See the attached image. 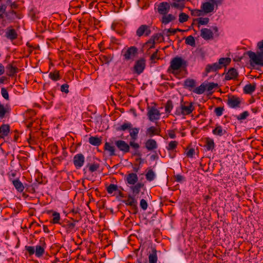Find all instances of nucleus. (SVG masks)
I'll list each match as a JSON object with an SVG mask.
<instances>
[{
  "instance_id": "f257e3e1",
  "label": "nucleus",
  "mask_w": 263,
  "mask_h": 263,
  "mask_svg": "<svg viewBox=\"0 0 263 263\" xmlns=\"http://www.w3.org/2000/svg\"><path fill=\"white\" fill-rule=\"evenodd\" d=\"M187 62L180 57H175L170 62L167 71L176 78L181 79L185 77L187 73Z\"/></svg>"
},
{
  "instance_id": "f03ea898",
  "label": "nucleus",
  "mask_w": 263,
  "mask_h": 263,
  "mask_svg": "<svg viewBox=\"0 0 263 263\" xmlns=\"http://www.w3.org/2000/svg\"><path fill=\"white\" fill-rule=\"evenodd\" d=\"M257 47L259 49V51L255 53L252 51H248L246 54L249 57L251 65L263 66V40L258 42Z\"/></svg>"
},
{
  "instance_id": "7ed1b4c3",
  "label": "nucleus",
  "mask_w": 263,
  "mask_h": 263,
  "mask_svg": "<svg viewBox=\"0 0 263 263\" xmlns=\"http://www.w3.org/2000/svg\"><path fill=\"white\" fill-rule=\"evenodd\" d=\"M231 61V60L229 58H221L219 60L218 63L207 65L205 69V72L206 74L211 72H215L222 68V67L228 65Z\"/></svg>"
},
{
  "instance_id": "20e7f679",
  "label": "nucleus",
  "mask_w": 263,
  "mask_h": 263,
  "mask_svg": "<svg viewBox=\"0 0 263 263\" xmlns=\"http://www.w3.org/2000/svg\"><path fill=\"white\" fill-rule=\"evenodd\" d=\"M139 130L140 129L138 127L133 128L132 123L128 122H124L116 128L117 131L128 130L131 139L133 140L137 139Z\"/></svg>"
},
{
  "instance_id": "39448f33",
  "label": "nucleus",
  "mask_w": 263,
  "mask_h": 263,
  "mask_svg": "<svg viewBox=\"0 0 263 263\" xmlns=\"http://www.w3.org/2000/svg\"><path fill=\"white\" fill-rule=\"evenodd\" d=\"M171 6L182 10L184 8V4L173 3L170 4L166 2L160 3L158 7V12L162 15H165L169 12Z\"/></svg>"
},
{
  "instance_id": "423d86ee",
  "label": "nucleus",
  "mask_w": 263,
  "mask_h": 263,
  "mask_svg": "<svg viewBox=\"0 0 263 263\" xmlns=\"http://www.w3.org/2000/svg\"><path fill=\"white\" fill-rule=\"evenodd\" d=\"M25 249L28 251L29 256H32L35 254L37 257H42L45 253V247L43 246L37 245L35 248L33 246H26Z\"/></svg>"
},
{
  "instance_id": "0eeeda50",
  "label": "nucleus",
  "mask_w": 263,
  "mask_h": 263,
  "mask_svg": "<svg viewBox=\"0 0 263 263\" xmlns=\"http://www.w3.org/2000/svg\"><path fill=\"white\" fill-rule=\"evenodd\" d=\"M122 202L127 206H130L132 208L133 211V214H136L138 212V208L137 206V200L136 197H134L129 194L127 195V199L123 200Z\"/></svg>"
},
{
  "instance_id": "6e6552de",
  "label": "nucleus",
  "mask_w": 263,
  "mask_h": 263,
  "mask_svg": "<svg viewBox=\"0 0 263 263\" xmlns=\"http://www.w3.org/2000/svg\"><path fill=\"white\" fill-rule=\"evenodd\" d=\"M138 48L135 46H130L127 49H123L122 54L125 61L133 60L138 53Z\"/></svg>"
},
{
  "instance_id": "1a4fd4ad",
  "label": "nucleus",
  "mask_w": 263,
  "mask_h": 263,
  "mask_svg": "<svg viewBox=\"0 0 263 263\" xmlns=\"http://www.w3.org/2000/svg\"><path fill=\"white\" fill-rule=\"evenodd\" d=\"M146 61L144 58H141L135 62L133 67V72L138 75L142 73L145 68Z\"/></svg>"
},
{
  "instance_id": "9d476101",
  "label": "nucleus",
  "mask_w": 263,
  "mask_h": 263,
  "mask_svg": "<svg viewBox=\"0 0 263 263\" xmlns=\"http://www.w3.org/2000/svg\"><path fill=\"white\" fill-rule=\"evenodd\" d=\"M147 116L149 121L155 122L160 119L161 114L155 107H148Z\"/></svg>"
},
{
  "instance_id": "9b49d317",
  "label": "nucleus",
  "mask_w": 263,
  "mask_h": 263,
  "mask_svg": "<svg viewBox=\"0 0 263 263\" xmlns=\"http://www.w3.org/2000/svg\"><path fill=\"white\" fill-rule=\"evenodd\" d=\"M73 222H71L69 220H64L60 223V225L65 230L67 234L72 233L76 231V222H78L77 220H74L72 219Z\"/></svg>"
},
{
  "instance_id": "f8f14e48",
  "label": "nucleus",
  "mask_w": 263,
  "mask_h": 263,
  "mask_svg": "<svg viewBox=\"0 0 263 263\" xmlns=\"http://www.w3.org/2000/svg\"><path fill=\"white\" fill-rule=\"evenodd\" d=\"M152 31L149 26L146 25H141L136 31V35L141 37L143 35L147 36L150 35Z\"/></svg>"
},
{
  "instance_id": "ddd939ff",
  "label": "nucleus",
  "mask_w": 263,
  "mask_h": 263,
  "mask_svg": "<svg viewBox=\"0 0 263 263\" xmlns=\"http://www.w3.org/2000/svg\"><path fill=\"white\" fill-rule=\"evenodd\" d=\"M115 144L118 149L122 152L124 154L127 153L130 151V147L129 144L125 141L119 140L115 141Z\"/></svg>"
},
{
  "instance_id": "4468645a",
  "label": "nucleus",
  "mask_w": 263,
  "mask_h": 263,
  "mask_svg": "<svg viewBox=\"0 0 263 263\" xmlns=\"http://www.w3.org/2000/svg\"><path fill=\"white\" fill-rule=\"evenodd\" d=\"M183 100L181 103L182 110V115H188L191 114L195 109L192 102H185L182 103Z\"/></svg>"
},
{
  "instance_id": "2eb2a0df",
  "label": "nucleus",
  "mask_w": 263,
  "mask_h": 263,
  "mask_svg": "<svg viewBox=\"0 0 263 263\" xmlns=\"http://www.w3.org/2000/svg\"><path fill=\"white\" fill-rule=\"evenodd\" d=\"M85 157L82 154H76L73 157V164L77 169L81 168L83 165Z\"/></svg>"
},
{
  "instance_id": "dca6fc26",
  "label": "nucleus",
  "mask_w": 263,
  "mask_h": 263,
  "mask_svg": "<svg viewBox=\"0 0 263 263\" xmlns=\"http://www.w3.org/2000/svg\"><path fill=\"white\" fill-rule=\"evenodd\" d=\"M240 103V98L235 96H229L227 101L228 105L233 108L239 107Z\"/></svg>"
},
{
  "instance_id": "f3484780",
  "label": "nucleus",
  "mask_w": 263,
  "mask_h": 263,
  "mask_svg": "<svg viewBox=\"0 0 263 263\" xmlns=\"http://www.w3.org/2000/svg\"><path fill=\"white\" fill-rule=\"evenodd\" d=\"M178 144V142L176 141H171L166 147V149L170 152V156L171 158L175 157L176 148Z\"/></svg>"
},
{
  "instance_id": "a211bd4d",
  "label": "nucleus",
  "mask_w": 263,
  "mask_h": 263,
  "mask_svg": "<svg viewBox=\"0 0 263 263\" xmlns=\"http://www.w3.org/2000/svg\"><path fill=\"white\" fill-rule=\"evenodd\" d=\"M124 179L127 184L134 185L137 182L138 177L136 173H131L126 175Z\"/></svg>"
},
{
  "instance_id": "6ab92c4d",
  "label": "nucleus",
  "mask_w": 263,
  "mask_h": 263,
  "mask_svg": "<svg viewBox=\"0 0 263 263\" xmlns=\"http://www.w3.org/2000/svg\"><path fill=\"white\" fill-rule=\"evenodd\" d=\"M14 63H9L6 66L7 75L9 77H13L18 71V68L14 65Z\"/></svg>"
},
{
  "instance_id": "aec40b11",
  "label": "nucleus",
  "mask_w": 263,
  "mask_h": 263,
  "mask_svg": "<svg viewBox=\"0 0 263 263\" xmlns=\"http://www.w3.org/2000/svg\"><path fill=\"white\" fill-rule=\"evenodd\" d=\"M5 36L8 39L13 41L17 38L18 34L14 29L8 27L7 28Z\"/></svg>"
},
{
  "instance_id": "412c9836",
  "label": "nucleus",
  "mask_w": 263,
  "mask_h": 263,
  "mask_svg": "<svg viewBox=\"0 0 263 263\" xmlns=\"http://www.w3.org/2000/svg\"><path fill=\"white\" fill-rule=\"evenodd\" d=\"M144 186V184L141 182H138L130 187V190L132 192V195L136 197V196L140 193L141 189Z\"/></svg>"
},
{
  "instance_id": "4be33fe9",
  "label": "nucleus",
  "mask_w": 263,
  "mask_h": 263,
  "mask_svg": "<svg viewBox=\"0 0 263 263\" xmlns=\"http://www.w3.org/2000/svg\"><path fill=\"white\" fill-rule=\"evenodd\" d=\"M201 36L205 40L212 39L213 38V33L208 28H203L201 30Z\"/></svg>"
},
{
  "instance_id": "5701e85b",
  "label": "nucleus",
  "mask_w": 263,
  "mask_h": 263,
  "mask_svg": "<svg viewBox=\"0 0 263 263\" xmlns=\"http://www.w3.org/2000/svg\"><path fill=\"white\" fill-rule=\"evenodd\" d=\"M238 76L237 70L234 68H231L227 73L225 76L226 80H230L235 79Z\"/></svg>"
},
{
  "instance_id": "b1692460",
  "label": "nucleus",
  "mask_w": 263,
  "mask_h": 263,
  "mask_svg": "<svg viewBox=\"0 0 263 263\" xmlns=\"http://www.w3.org/2000/svg\"><path fill=\"white\" fill-rule=\"evenodd\" d=\"M201 8L204 12L209 13L214 10V5L212 2H204L202 4Z\"/></svg>"
},
{
  "instance_id": "393cba45",
  "label": "nucleus",
  "mask_w": 263,
  "mask_h": 263,
  "mask_svg": "<svg viewBox=\"0 0 263 263\" xmlns=\"http://www.w3.org/2000/svg\"><path fill=\"white\" fill-rule=\"evenodd\" d=\"M183 87L191 91L194 89L196 86V82L194 79H187L184 81Z\"/></svg>"
},
{
  "instance_id": "a878e982",
  "label": "nucleus",
  "mask_w": 263,
  "mask_h": 263,
  "mask_svg": "<svg viewBox=\"0 0 263 263\" xmlns=\"http://www.w3.org/2000/svg\"><path fill=\"white\" fill-rule=\"evenodd\" d=\"M5 16L7 20L11 22L13 21L15 18L20 19L21 18V15L13 10L6 12Z\"/></svg>"
},
{
  "instance_id": "bb28decb",
  "label": "nucleus",
  "mask_w": 263,
  "mask_h": 263,
  "mask_svg": "<svg viewBox=\"0 0 263 263\" xmlns=\"http://www.w3.org/2000/svg\"><path fill=\"white\" fill-rule=\"evenodd\" d=\"M104 149L108 153L110 156L116 155L115 147L109 142H106L105 143Z\"/></svg>"
},
{
  "instance_id": "cd10ccee",
  "label": "nucleus",
  "mask_w": 263,
  "mask_h": 263,
  "mask_svg": "<svg viewBox=\"0 0 263 263\" xmlns=\"http://www.w3.org/2000/svg\"><path fill=\"white\" fill-rule=\"evenodd\" d=\"M145 146L148 151H152L157 148V144L155 140L149 139L146 141Z\"/></svg>"
},
{
  "instance_id": "c85d7f7f",
  "label": "nucleus",
  "mask_w": 263,
  "mask_h": 263,
  "mask_svg": "<svg viewBox=\"0 0 263 263\" xmlns=\"http://www.w3.org/2000/svg\"><path fill=\"white\" fill-rule=\"evenodd\" d=\"M10 132V126L8 124H2L0 126V138H4L8 136Z\"/></svg>"
},
{
  "instance_id": "c756f323",
  "label": "nucleus",
  "mask_w": 263,
  "mask_h": 263,
  "mask_svg": "<svg viewBox=\"0 0 263 263\" xmlns=\"http://www.w3.org/2000/svg\"><path fill=\"white\" fill-rule=\"evenodd\" d=\"M16 158L19 160V164L23 170H25L28 166V157L26 156L17 155Z\"/></svg>"
},
{
  "instance_id": "7c9ffc66",
  "label": "nucleus",
  "mask_w": 263,
  "mask_h": 263,
  "mask_svg": "<svg viewBox=\"0 0 263 263\" xmlns=\"http://www.w3.org/2000/svg\"><path fill=\"white\" fill-rule=\"evenodd\" d=\"M99 167L100 164L98 163H93L91 164L90 163H88L83 169V171L85 174L87 173V171L91 173H93L96 171L99 168Z\"/></svg>"
},
{
  "instance_id": "2f4dec72",
  "label": "nucleus",
  "mask_w": 263,
  "mask_h": 263,
  "mask_svg": "<svg viewBox=\"0 0 263 263\" xmlns=\"http://www.w3.org/2000/svg\"><path fill=\"white\" fill-rule=\"evenodd\" d=\"M256 84H248L245 86L243 90L246 94H252L256 89Z\"/></svg>"
},
{
  "instance_id": "473e14b6",
  "label": "nucleus",
  "mask_w": 263,
  "mask_h": 263,
  "mask_svg": "<svg viewBox=\"0 0 263 263\" xmlns=\"http://www.w3.org/2000/svg\"><path fill=\"white\" fill-rule=\"evenodd\" d=\"M204 147L206 148V151H212L215 148V143L213 139L209 137L206 138Z\"/></svg>"
},
{
  "instance_id": "72a5a7b5",
  "label": "nucleus",
  "mask_w": 263,
  "mask_h": 263,
  "mask_svg": "<svg viewBox=\"0 0 263 263\" xmlns=\"http://www.w3.org/2000/svg\"><path fill=\"white\" fill-rule=\"evenodd\" d=\"M212 133L214 135L221 137L226 134L227 132L222 128L221 126L216 124L215 128L212 130Z\"/></svg>"
},
{
  "instance_id": "f704fd0d",
  "label": "nucleus",
  "mask_w": 263,
  "mask_h": 263,
  "mask_svg": "<svg viewBox=\"0 0 263 263\" xmlns=\"http://www.w3.org/2000/svg\"><path fill=\"white\" fill-rule=\"evenodd\" d=\"M12 183L15 189L19 192H23L24 190V186L23 183L20 181L19 179H13Z\"/></svg>"
},
{
  "instance_id": "c9c22d12",
  "label": "nucleus",
  "mask_w": 263,
  "mask_h": 263,
  "mask_svg": "<svg viewBox=\"0 0 263 263\" xmlns=\"http://www.w3.org/2000/svg\"><path fill=\"white\" fill-rule=\"evenodd\" d=\"M176 20V17L173 14H169L167 15H163L162 17L161 22L165 25L168 24L170 22Z\"/></svg>"
},
{
  "instance_id": "e433bc0d",
  "label": "nucleus",
  "mask_w": 263,
  "mask_h": 263,
  "mask_svg": "<svg viewBox=\"0 0 263 263\" xmlns=\"http://www.w3.org/2000/svg\"><path fill=\"white\" fill-rule=\"evenodd\" d=\"M149 263H157L158 261V257L157 255V250L153 248L152 253L148 256Z\"/></svg>"
},
{
  "instance_id": "4c0bfd02",
  "label": "nucleus",
  "mask_w": 263,
  "mask_h": 263,
  "mask_svg": "<svg viewBox=\"0 0 263 263\" xmlns=\"http://www.w3.org/2000/svg\"><path fill=\"white\" fill-rule=\"evenodd\" d=\"M89 142L92 145L99 146L101 144L102 139L101 138L98 137L90 136L89 138Z\"/></svg>"
},
{
  "instance_id": "58836bf2",
  "label": "nucleus",
  "mask_w": 263,
  "mask_h": 263,
  "mask_svg": "<svg viewBox=\"0 0 263 263\" xmlns=\"http://www.w3.org/2000/svg\"><path fill=\"white\" fill-rule=\"evenodd\" d=\"M147 170V172L145 175L146 180L149 181L154 180L156 177L155 172L151 168H148Z\"/></svg>"
},
{
  "instance_id": "ea45409f",
  "label": "nucleus",
  "mask_w": 263,
  "mask_h": 263,
  "mask_svg": "<svg viewBox=\"0 0 263 263\" xmlns=\"http://www.w3.org/2000/svg\"><path fill=\"white\" fill-rule=\"evenodd\" d=\"M206 90V84L205 83H202L199 87L194 88L193 91L197 94H202Z\"/></svg>"
},
{
  "instance_id": "a19ab883",
  "label": "nucleus",
  "mask_w": 263,
  "mask_h": 263,
  "mask_svg": "<svg viewBox=\"0 0 263 263\" xmlns=\"http://www.w3.org/2000/svg\"><path fill=\"white\" fill-rule=\"evenodd\" d=\"M53 218L52 219L51 222L53 224H60V214L59 213L57 212H53L52 215Z\"/></svg>"
},
{
  "instance_id": "79ce46f5",
  "label": "nucleus",
  "mask_w": 263,
  "mask_h": 263,
  "mask_svg": "<svg viewBox=\"0 0 263 263\" xmlns=\"http://www.w3.org/2000/svg\"><path fill=\"white\" fill-rule=\"evenodd\" d=\"M49 78L54 81H58L60 79L59 71L55 70L53 72H50Z\"/></svg>"
},
{
  "instance_id": "37998d69",
  "label": "nucleus",
  "mask_w": 263,
  "mask_h": 263,
  "mask_svg": "<svg viewBox=\"0 0 263 263\" xmlns=\"http://www.w3.org/2000/svg\"><path fill=\"white\" fill-rule=\"evenodd\" d=\"M160 132V129H158L154 126H151L147 129L146 133L147 134L151 136H152L154 135H158L159 133Z\"/></svg>"
},
{
  "instance_id": "c03bdc74",
  "label": "nucleus",
  "mask_w": 263,
  "mask_h": 263,
  "mask_svg": "<svg viewBox=\"0 0 263 263\" xmlns=\"http://www.w3.org/2000/svg\"><path fill=\"white\" fill-rule=\"evenodd\" d=\"M101 61L106 64H109L110 62L112 61L114 58V56L110 54L108 55H101Z\"/></svg>"
},
{
  "instance_id": "a18cd8bd",
  "label": "nucleus",
  "mask_w": 263,
  "mask_h": 263,
  "mask_svg": "<svg viewBox=\"0 0 263 263\" xmlns=\"http://www.w3.org/2000/svg\"><path fill=\"white\" fill-rule=\"evenodd\" d=\"M185 43L186 44L195 47L196 46L194 37L192 35H189L185 38Z\"/></svg>"
},
{
  "instance_id": "49530a36",
  "label": "nucleus",
  "mask_w": 263,
  "mask_h": 263,
  "mask_svg": "<svg viewBox=\"0 0 263 263\" xmlns=\"http://www.w3.org/2000/svg\"><path fill=\"white\" fill-rule=\"evenodd\" d=\"M151 37L152 39H154L155 43H156V41L158 42H161L164 41L163 34L161 33H156L152 36Z\"/></svg>"
},
{
  "instance_id": "de8ad7c7",
  "label": "nucleus",
  "mask_w": 263,
  "mask_h": 263,
  "mask_svg": "<svg viewBox=\"0 0 263 263\" xmlns=\"http://www.w3.org/2000/svg\"><path fill=\"white\" fill-rule=\"evenodd\" d=\"M7 112H9L8 109L0 103V118H4Z\"/></svg>"
},
{
  "instance_id": "09e8293b",
  "label": "nucleus",
  "mask_w": 263,
  "mask_h": 263,
  "mask_svg": "<svg viewBox=\"0 0 263 263\" xmlns=\"http://www.w3.org/2000/svg\"><path fill=\"white\" fill-rule=\"evenodd\" d=\"M173 108V102L169 100L167 101L165 106V111L166 113H170Z\"/></svg>"
},
{
  "instance_id": "8fccbe9b",
  "label": "nucleus",
  "mask_w": 263,
  "mask_h": 263,
  "mask_svg": "<svg viewBox=\"0 0 263 263\" xmlns=\"http://www.w3.org/2000/svg\"><path fill=\"white\" fill-rule=\"evenodd\" d=\"M118 190V186L116 184H109L107 189V192L108 194H112L114 192Z\"/></svg>"
},
{
  "instance_id": "3c124183",
  "label": "nucleus",
  "mask_w": 263,
  "mask_h": 263,
  "mask_svg": "<svg viewBox=\"0 0 263 263\" xmlns=\"http://www.w3.org/2000/svg\"><path fill=\"white\" fill-rule=\"evenodd\" d=\"M189 15L184 12H181L179 15V21L180 23H184L188 20Z\"/></svg>"
},
{
  "instance_id": "603ef678",
  "label": "nucleus",
  "mask_w": 263,
  "mask_h": 263,
  "mask_svg": "<svg viewBox=\"0 0 263 263\" xmlns=\"http://www.w3.org/2000/svg\"><path fill=\"white\" fill-rule=\"evenodd\" d=\"M199 24L198 27L200 25H205L208 24L209 22V18L208 17H199L196 20Z\"/></svg>"
},
{
  "instance_id": "864d4df0",
  "label": "nucleus",
  "mask_w": 263,
  "mask_h": 263,
  "mask_svg": "<svg viewBox=\"0 0 263 263\" xmlns=\"http://www.w3.org/2000/svg\"><path fill=\"white\" fill-rule=\"evenodd\" d=\"M155 43L154 41V39L151 37L148 41L145 43V46L148 47L149 49L155 48Z\"/></svg>"
},
{
  "instance_id": "5fc2aeb1",
  "label": "nucleus",
  "mask_w": 263,
  "mask_h": 263,
  "mask_svg": "<svg viewBox=\"0 0 263 263\" xmlns=\"http://www.w3.org/2000/svg\"><path fill=\"white\" fill-rule=\"evenodd\" d=\"M249 115V113L248 111H245L238 116H237L236 118L238 120H242L246 119Z\"/></svg>"
},
{
  "instance_id": "6e6d98bb",
  "label": "nucleus",
  "mask_w": 263,
  "mask_h": 263,
  "mask_svg": "<svg viewBox=\"0 0 263 263\" xmlns=\"http://www.w3.org/2000/svg\"><path fill=\"white\" fill-rule=\"evenodd\" d=\"M206 84V90L208 91H211L213 89L218 86L217 83H215L214 82L209 83Z\"/></svg>"
},
{
  "instance_id": "4d7b16f0",
  "label": "nucleus",
  "mask_w": 263,
  "mask_h": 263,
  "mask_svg": "<svg viewBox=\"0 0 263 263\" xmlns=\"http://www.w3.org/2000/svg\"><path fill=\"white\" fill-rule=\"evenodd\" d=\"M223 110L224 108L223 107H218L215 109L214 112L217 116L220 117L222 115Z\"/></svg>"
},
{
  "instance_id": "13d9d810",
  "label": "nucleus",
  "mask_w": 263,
  "mask_h": 263,
  "mask_svg": "<svg viewBox=\"0 0 263 263\" xmlns=\"http://www.w3.org/2000/svg\"><path fill=\"white\" fill-rule=\"evenodd\" d=\"M140 206L143 210H144V211L146 210L148 207V204H147V201L145 199H142L140 200Z\"/></svg>"
},
{
  "instance_id": "bf43d9fd",
  "label": "nucleus",
  "mask_w": 263,
  "mask_h": 263,
  "mask_svg": "<svg viewBox=\"0 0 263 263\" xmlns=\"http://www.w3.org/2000/svg\"><path fill=\"white\" fill-rule=\"evenodd\" d=\"M1 93L4 99L7 100L9 99L8 92L5 88L3 87L1 89Z\"/></svg>"
},
{
  "instance_id": "052dcab7",
  "label": "nucleus",
  "mask_w": 263,
  "mask_h": 263,
  "mask_svg": "<svg viewBox=\"0 0 263 263\" xmlns=\"http://www.w3.org/2000/svg\"><path fill=\"white\" fill-rule=\"evenodd\" d=\"M174 178H175V181L180 182V183H181L183 181H184L185 180V178L183 176H182L180 174H177V175H175L174 176Z\"/></svg>"
},
{
  "instance_id": "680f3d73",
  "label": "nucleus",
  "mask_w": 263,
  "mask_h": 263,
  "mask_svg": "<svg viewBox=\"0 0 263 263\" xmlns=\"http://www.w3.org/2000/svg\"><path fill=\"white\" fill-rule=\"evenodd\" d=\"M135 140L131 139V141L129 143V147L131 146L133 148L138 149L140 147V145L138 143L135 142Z\"/></svg>"
},
{
  "instance_id": "e2e57ef3",
  "label": "nucleus",
  "mask_w": 263,
  "mask_h": 263,
  "mask_svg": "<svg viewBox=\"0 0 263 263\" xmlns=\"http://www.w3.org/2000/svg\"><path fill=\"white\" fill-rule=\"evenodd\" d=\"M69 85L67 84H64L61 86L60 90L62 92L68 93L69 92Z\"/></svg>"
},
{
  "instance_id": "0e129e2a",
  "label": "nucleus",
  "mask_w": 263,
  "mask_h": 263,
  "mask_svg": "<svg viewBox=\"0 0 263 263\" xmlns=\"http://www.w3.org/2000/svg\"><path fill=\"white\" fill-rule=\"evenodd\" d=\"M158 49H157L155 52H154L152 55L151 57L150 60L152 61V62H155V59H159L160 58L158 57Z\"/></svg>"
},
{
  "instance_id": "69168bd1",
  "label": "nucleus",
  "mask_w": 263,
  "mask_h": 263,
  "mask_svg": "<svg viewBox=\"0 0 263 263\" xmlns=\"http://www.w3.org/2000/svg\"><path fill=\"white\" fill-rule=\"evenodd\" d=\"M201 11L198 9H194L191 11V15L194 16H199L201 15Z\"/></svg>"
},
{
  "instance_id": "338daca9",
  "label": "nucleus",
  "mask_w": 263,
  "mask_h": 263,
  "mask_svg": "<svg viewBox=\"0 0 263 263\" xmlns=\"http://www.w3.org/2000/svg\"><path fill=\"white\" fill-rule=\"evenodd\" d=\"M8 175L10 180L12 181V180H13V179L15 177L16 173L15 171H11L8 173Z\"/></svg>"
},
{
  "instance_id": "774afa93",
  "label": "nucleus",
  "mask_w": 263,
  "mask_h": 263,
  "mask_svg": "<svg viewBox=\"0 0 263 263\" xmlns=\"http://www.w3.org/2000/svg\"><path fill=\"white\" fill-rule=\"evenodd\" d=\"M195 151L194 148H190L186 153V155L187 157L192 158L195 153Z\"/></svg>"
}]
</instances>
